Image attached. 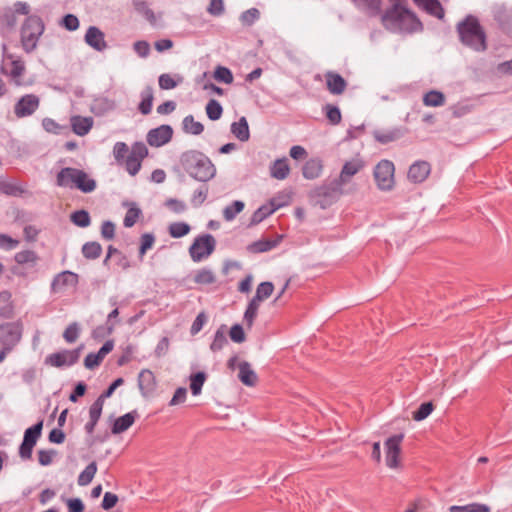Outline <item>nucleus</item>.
Segmentation results:
<instances>
[{
	"label": "nucleus",
	"mask_w": 512,
	"mask_h": 512,
	"mask_svg": "<svg viewBox=\"0 0 512 512\" xmlns=\"http://www.w3.org/2000/svg\"><path fill=\"white\" fill-rule=\"evenodd\" d=\"M237 367L239 370L238 379L246 386H255L258 381V377L250 363L247 361H241L238 363Z\"/></svg>",
	"instance_id": "obj_21"
},
{
	"label": "nucleus",
	"mask_w": 512,
	"mask_h": 512,
	"mask_svg": "<svg viewBox=\"0 0 512 512\" xmlns=\"http://www.w3.org/2000/svg\"><path fill=\"white\" fill-rule=\"evenodd\" d=\"M223 113V108L221 104L215 100L211 99L206 105V114L208 118L212 121H216L221 118Z\"/></svg>",
	"instance_id": "obj_40"
},
{
	"label": "nucleus",
	"mask_w": 512,
	"mask_h": 512,
	"mask_svg": "<svg viewBox=\"0 0 512 512\" xmlns=\"http://www.w3.org/2000/svg\"><path fill=\"white\" fill-rule=\"evenodd\" d=\"M401 133L399 130H391V131H375L374 137L381 144H387L392 141L399 139Z\"/></svg>",
	"instance_id": "obj_42"
},
{
	"label": "nucleus",
	"mask_w": 512,
	"mask_h": 512,
	"mask_svg": "<svg viewBox=\"0 0 512 512\" xmlns=\"http://www.w3.org/2000/svg\"><path fill=\"white\" fill-rule=\"evenodd\" d=\"M159 87L163 90H169V89H173L175 88L177 85H178V82L175 81L171 75L169 74H161L159 76Z\"/></svg>",
	"instance_id": "obj_64"
},
{
	"label": "nucleus",
	"mask_w": 512,
	"mask_h": 512,
	"mask_svg": "<svg viewBox=\"0 0 512 512\" xmlns=\"http://www.w3.org/2000/svg\"><path fill=\"white\" fill-rule=\"evenodd\" d=\"M322 161L318 158L308 160L303 166V176L306 179H316L322 173Z\"/></svg>",
	"instance_id": "obj_27"
},
{
	"label": "nucleus",
	"mask_w": 512,
	"mask_h": 512,
	"mask_svg": "<svg viewBox=\"0 0 512 512\" xmlns=\"http://www.w3.org/2000/svg\"><path fill=\"white\" fill-rule=\"evenodd\" d=\"M282 240V236H278L275 240L269 239H260L248 245L247 249L251 253H263L272 250L275 248L280 241Z\"/></svg>",
	"instance_id": "obj_26"
},
{
	"label": "nucleus",
	"mask_w": 512,
	"mask_h": 512,
	"mask_svg": "<svg viewBox=\"0 0 512 512\" xmlns=\"http://www.w3.org/2000/svg\"><path fill=\"white\" fill-rule=\"evenodd\" d=\"M205 380L206 374L204 372H197L190 376V389L194 396H197L201 393Z\"/></svg>",
	"instance_id": "obj_39"
},
{
	"label": "nucleus",
	"mask_w": 512,
	"mask_h": 512,
	"mask_svg": "<svg viewBox=\"0 0 512 512\" xmlns=\"http://www.w3.org/2000/svg\"><path fill=\"white\" fill-rule=\"evenodd\" d=\"M155 241V237L151 233H145L141 236V245L139 253L143 256L147 250L151 249Z\"/></svg>",
	"instance_id": "obj_61"
},
{
	"label": "nucleus",
	"mask_w": 512,
	"mask_h": 512,
	"mask_svg": "<svg viewBox=\"0 0 512 512\" xmlns=\"http://www.w3.org/2000/svg\"><path fill=\"white\" fill-rule=\"evenodd\" d=\"M39 98L34 94L21 97L14 106V113L18 118L32 115L39 107Z\"/></svg>",
	"instance_id": "obj_13"
},
{
	"label": "nucleus",
	"mask_w": 512,
	"mask_h": 512,
	"mask_svg": "<svg viewBox=\"0 0 512 512\" xmlns=\"http://www.w3.org/2000/svg\"><path fill=\"white\" fill-rule=\"evenodd\" d=\"M395 167L393 162L389 160H381L374 169V178L377 184V187L383 191H389L394 187L395 178H394Z\"/></svg>",
	"instance_id": "obj_8"
},
{
	"label": "nucleus",
	"mask_w": 512,
	"mask_h": 512,
	"mask_svg": "<svg viewBox=\"0 0 512 512\" xmlns=\"http://www.w3.org/2000/svg\"><path fill=\"white\" fill-rule=\"evenodd\" d=\"M190 226L185 222H174L169 226V234L173 238H181L190 232Z\"/></svg>",
	"instance_id": "obj_44"
},
{
	"label": "nucleus",
	"mask_w": 512,
	"mask_h": 512,
	"mask_svg": "<svg viewBox=\"0 0 512 512\" xmlns=\"http://www.w3.org/2000/svg\"><path fill=\"white\" fill-rule=\"evenodd\" d=\"M180 163L186 173L200 182H207L215 177L216 168L212 161L202 152L189 150L180 157Z\"/></svg>",
	"instance_id": "obj_2"
},
{
	"label": "nucleus",
	"mask_w": 512,
	"mask_h": 512,
	"mask_svg": "<svg viewBox=\"0 0 512 512\" xmlns=\"http://www.w3.org/2000/svg\"><path fill=\"white\" fill-rule=\"evenodd\" d=\"M141 162H142V160H140L136 157H133L131 155H128L125 160V167H126L127 172L131 176H135L141 168Z\"/></svg>",
	"instance_id": "obj_52"
},
{
	"label": "nucleus",
	"mask_w": 512,
	"mask_h": 512,
	"mask_svg": "<svg viewBox=\"0 0 512 512\" xmlns=\"http://www.w3.org/2000/svg\"><path fill=\"white\" fill-rule=\"evenodd\" d=\"M290 167L287 162V158L277 159L273 162L270 168V174L277 180H284L288 177Z\"/></svg>",
	"instance_id": "obj_28"
},
{
	"label": "nucleus",
	"mask_w": 512,
	"mask_h": 512,
	"mask_svg": "<svg viewBox=\"0 0 512 512\" xmlns=\"http://www.w3.org/2000/svg\"><path fill=\"white\" fill-rule=\"evenodd\" d=\"M225 11L223 0H210V3L207 7V12L215 17H219L223 15Z\"/></svg>",
	"instance_id": "obj_55"
},
{
	"label": "nucleus",
	"mask_w": 512,
	"mask_h": 512,
	"mask_svg": "<svg viewBox=\"0 0 512 512\" xmlns=\"http://www.w3.org/2000/svg\"><path fill=\"white\" fill-rule=\"evenodd\" d=\"M491 509L488 505L482 503H471L464 506L452 505L449 507V512H490Z\"/></svg>",
	"instance_id": "obj_32"
},
{
	"label": "nucleus",
	"mask_w": 512,
	"mask_h": 512,
	"mask_svg": "<svg viewBox=\"0 0 512 512\" xmlns=\"http://www.w3.org/2000/svg\"><path fill=\"white\" fill-rule=\"evenodd\" d=\"M404 438L403 434H397L389 437L384 442L385 463L389 469L401 468V442Z\"/></svg>",
	"instance_id": "obj_9"
},
{
	"label": "nucleus",
	"mask_w": 512,
	"mask_h": 512,
	"mask_svg": "<svg viewBox=\"0 0 512 512\" xmlns=\"http://www.w3.org/2000/svg\"><path fill=\"white\" fill-rule=\"evenodd\" d=\"M80 351L81 347L74 350H63L50 354L45 361L53 367L71 366L79 360Z\"/></svg>",
	"instance_id": "obj_12"
},
{
	"label": "nucleus",
	"mask_w": 512,
	"mask_h": 512,
	"mask_svg": "<svg viewBox=\"0 0 512 512\" xmlns=\"http://www.w3.org/2000/svg\"><path fill=\"white\" fill-rule=\"evenodd\" d=\"M173 129L170 125H161L157 128L151 129L147 133V142L150 146L161 147L172 139Z\"/></svg>",
	"instance_id": "obj_14"
},
{
	"label": "nucleus",
	"mask_w": 512,
	"mask_h": 512,
	"mask_svg": "<svg viewBox=\"0 0 512 512\" xmlns=\"http://www.w3.org/2000/svg\"><path fill=\"white\" fill-rule=\"evenodd\" d=\"M259 17V10L256 8H250L241 14L240 20L244 25L251 26L256 20L259 19Z\"/></svg>",
	"instance_id": "obj_50"
},
{
	"label": "nucleus",
	"mask_w": 512,
	"mask_h": 512,
	"mask_svg": "<svg viewBox=\"0 0 512 512\" xmlns=\"http://www.w3.org/2000/svg\"><path fill=\"white\" fill-rule=\"evenodd\" d=\"M43 428V420H40L35 425L29 427L24 432L23 442L19 447V456L24 459L32 457L33 447L36 445L37 440L41 436Z\"/></svg>",
	"instance_id": "obj_10"
},
{
	"label": "nucleus",
	"mask_w": 512,
	"mask_h": 512,
	"mask_svg": "<svg viewBox=\"0 0 512 512\" xmlns=\"http://www.w3.org/2000/svg\"><path fill=\"white\" fill-rule=\"evenodd\" d=\"M56 184L59 187L78 189L83 193H91L96 187V181L85 171L72 167L62 168L56 176Z\"/></svg>",
	"instance_id": "obj_4"
},
{
	"label": "nucleus",
	"mask_w": 512,
	"mask_h": 512,
	"mask_svg": "<svg viewBox=\"0 0 512 512\" xmlns=\"http://www.w3.org/2000/svg\"><path fill=\"white\" fill-rule=\"evenodd\" d=\"M231 133L241 142H246L250 138V131L247 119L242 116L237 122L231 124Z\"/></svg>",
	"instance_id": "obj_25"
},
{
	"label": "nucleus",
	"mask_w": 512,
	"mask_h": 512,
	"mask_svg": "<svg viewBox=\"0 0 512 512\" xmlns=\"http://www.w3.org/2000/svg\"><path fill=\"white\" fill-rule=\"evenodd\" d=\"M215 280L214 272L208 268L200 269L194 275V281L197 284H212Z\"/></svg>",
	"instance_id": "obj_41"
},
{
	"label": "nucleus",
	"mask_w": 512,
	"mask_h": 512,
	"mask_svg": "<svg viewBox=\"0 0 512 512\" xmlns=\"http://www.w3.org/2000/svg\"><path fill=\"white\" fill-rule=\"evenodd\" d=\"M137 415L136 411H131L117 418L112 425L111 432L115 435L125 432L133 425Z\"/></svg>",
	"instance_id": "obj_24"
},
{
	"label": "nucleus",
	"mask_w": 512,
	"mask_h": 512,
	"mask_svg": "<svg viewBox=\"0 0 512 512\" xmlns=\"http://www.w3.org/2000/svg\"><path fill=\"white\" fill-rule=\"evenodd\" d=\"M182 128L185 133L191 135H200L204 130L203 124L196 121L192 115L184 117Z\"/></svg>",
	"instance_id": "obj_30"
},
{
	"label": "nucleus",
	"mask_w": 512,
	"mask_h": 512,
	"mask_svg": "<svg viewBox=\"0 0 512 512\" xmlns=\"http://www.w3.org/2000/svg\"><path fill=\"white\" fill-rule=\"evenodd\" d=\"M207 194H208L207 188H201V189L195 190L191 197L192 206L195 208L200 207L206 200Z\"/></svg>",
	"instance_id": "obj_58"
},
{
	"label": "nucleus",
	"mask_w": 512,
	"mask_h": 512,
	"mask_svg": "<svg viewBox=\"0 0 512 512\" xmlns=\"http://www.w3.org/2000/svg\"><path fill=\"white\" fill-rule=\"evenodd\" d=\"M154 92L151 86L145 87L141 92L139 110L143 115H148L152 110Z\"/></svg>",
	"instance_id": "obj_29"
},
{
	"label": "nucleus",
	"mask_w": 512,
	"mask_h": 512,
	"mask_svg": "<svg viewBox=\"0 0 512 512\" xmlns=\"http://www.w3.org/2000/svg\"><path fill=\"white\" fill-rule=\"evenodd\" d=\"M457 31L461 42L465 46L478 52L486 49L485 33L477 18L467 16L463 21L458 23Z\"/></svg>",
	"instance_id": "obj_5"
},
{
	"label": "nucleus",
	"mask_w": 512,
	"mask_h": 512,
	"mask_svg": "<svg viewBox=\"0 0 512 512\" xmlns=\"http://www.w3.org/2000/svg\"><path fill=\"white\" fill-rule=\"evenodd\" d=\"M102 252V247L98 242H87L82 247V253L87 259H97Z\"/></svg>",
	"instance_id": "obj_38"
},
{
	"label": "nucleus",
	"mask_w": 512,
	"mask_h": 512,
	"mask_svg": "<svg viewBox=\"0 0 512 512\" xmlns=\"http://www.w3.org/2000/svg\"><path fill=\"white\" fill-rule=\"evenodd\" d=\"M282 206L273 199L259 207L252 215L250 225H257Z\"/></svg>",
	"instance_id": "obj_22"
},
{
	"label": "nucleus",
	"mask_w": 512,
	"mask_h": 512,
	"mask_svg": "<svg viewBox=\"0 0 512 512\" xmlns=\"http://www.w3.org/2000/svg\"><path fill=\"white\" fill-rule=\"evenodd\" d=\"M165 206L176 214H181L187 209V206L183 201L174 198L166 200Z\"/></svg>",
	"instance_id": "obj_59"
},
{
	"label": "nucleus",
	"mask_w": 512,
	"mask_h": 512,
	"mask_svg": "<svg viewBox=\"0 0 512 512\" xmlns=\"http://www.w3.org/2000/svg\"><path fill=\"white\" fill-rule=\"evenodd\" d=\"M93 123L94 120L92 117L75 115L70 118L72 130L78 136H84L88 134L93 127Z\"/></svg>",
	"instance_id": "obj_20"
},
{
	"label": "nucleus",
	"mask_w": 512,
	"mask_h": 512,
	"mask_svg": "<svg viewBox=\"0 0 512 512\" xmlns=\"http://www.w3.org/2000/svg\"><path fill=\"white\" fill-rule=\"evenodd\" d=\"M445 102L444 94L437 90L427 92L423 97V103L430 107L442 106Z\"/></svg>",
	"instance_id": "obj_33"
},
{
	"label": "nucleus",
	"mask_w": 512,
	"mask_h": 512,
	"mask_svg": "<svg viewBox=\"0 0 512 512\" xmlns=\"http://www.w3.org/2000/svg\"><path fill=\"white\" fill-rule=\"evenodd\" d=\"M415 3L422 6L430 14L442 18L444 16L443 8L438 0H414Z\"/></svg>",
	"instance_id": "obj_31"
},
{
	"label": "nucleus",
	"mask_w": 512,
	"mask_h": 512,
	"mask_svg": "<svg viewBox=\"0 0 512 512\" xmlns=\"http://www.w3.org/2000/svg\"><path fill=\"white\" fill-rule=\"evenodd\" d=\"M260 301H257L254 297L248 304V307L244 313V320L247 322L248 326L251 327L254 319L257 315L258 308L260 306Z\"/></svg>",
	"instance_id": "obj_48"
},
{
	"label": "nucleus",
	"mask_w": 512,
	"mask_h": 512,
	"mask_svg": "<svg viewBox=\"0 0 512 512\" xmlns=\"http://www.w3.org/2000/svg\"><path fill=\"white\" fill-rule=\"evenodd\" d=\"M129 151V148L126 143L124 142H116L113 147V156L115 160L120 163L124 160L125 156L127 155Z\"/></svg>",
	"instance_id": "obj_56"
},
{
	"label": "nucleus",
	"mask_w": 512,
	"mask_h": 512,
	"mask_svg": "<svg viewBox=\"0 0 512 512\" xmlns=\"http://www.w3.org/2000/svg\"><path fill=\"white\" fill-rule=\"evenodd\" d=\"M386 29L394 33H413L422 29L421 22L401 3H394L382 17Z\"/></svg>",
	"instance_id": "obj_1"
},
{
	"label": "nucleus",
	"mask_w": 512,
	"mask_h": 512,
	"mask_svg": "<svg viewBox=\"0 0 512 512\" xmlns=\"http://www.w3.org/2000/svg\"><path fill=\"white\" fill-rule=\"evenodd\" d=\"M138 387L143 397H149L156 388V380L152 371L144 369L138 376Z\"/></svg>",
	"instance_id": "obj_18"
},
{
	"label": "nucleus",
	"mask_w": 512,
	"mask_h": 512,
	"mask_svg": "<svg viewBox=\"0 0 512 512\" xmlns=\"http://www.w3.org/2000/svg\"><path fill=\"white\" fill-rule=\"evenodd\" d=\"M0 192L6 195L17 196L20 195L23 190L16 183L1 179Z\"/></svg>",
	"instance_id": "obj_47"
},
{
	"label": "nucleus",
	"mask_w": 512,
	"mask_h": 512,
	"mask_svg": "<svg viewBox=\"0 0 512 512\" xmlns=\"http://www.w3.org/2000/svg\"><path fill=\"white\" fill-rule=\"evenodd\" d=\"M215 246V238L211 234H204L194 240L189 248V253L194 262H200L213 253Z\"/></svg>",
	"instance_id": "obj_7"
},
{
	"label": "nucleus",
	"mask_w": 512,
	"mask_h": 512,
	"mask_svg": "<svg viewBox=\"0 0 512 512\" xmlns=\"http://www.w3.org/2000/svg\"><path fill=\"white\" fill-rule=\"evenodd\" d=\"M3 54L6 59L11 60V70L8 72L4 65L1 66V72L5 75H9L11 77L12 82L16 86L22 85L21 76L25 72V65L19 59H15L11 54L6 52V45H3Z\"/></svg>",
	"instance_id": "obj_15"
},
{
	"label": "nucleus",
	"mask_w": 512,
	"mask_h": 512,
	"mask_svg": "<svg viewBox=\"0 0 512 512\" xmlns=\"http://www.w3.org/2000/svg\"><path fill=\"white\" fill-rule=\"evenodd\" d=\"M140 215H141V210L135 205V203H132L124 217V220H123L124 226L127 228L134 226V224L137 222Z\"/></svg>",
	"instance_id": "obj_45"
},
{
	"label": "nucleus",
	"mask_w": 512,
	"mask_h": 512,
	"mask_svg": "<svg viewBox=\"0 0 512 512\" xmlns=\"http://www.w3.org/2000/svg\"><path fill=\"white\" fill-rule=\"evenodd\" d=\"M0 23L9 29H12L17 23V17L14 11L6 10L0 17Z\"/></svg>",
	"instance_id": "obj_57"
},
{
	"label": "nucleus",
	"mask_w": 512,
	"mask_h": 512,
	"mask_svg": "<svg viewBox=\"0 0 512 512\" xmlns=\"http://www.w3.org/2000/svg\"><path fill=\"white\" fill-rule=\"evenodd\" d=\"M433 404L431 402L423 403L418 410L413 412V419L415 421H422L426 419L433 411Z\"/></svg>",
	"instance_id": "obj_49"
},
{
	"label": "nucleus",
	"mask_w": 512,
	"mask_h": 512,
	"mask_svg": "<svg viewBox=\"0 0 512 512\" xmlns=\"http://www.w3.org/2000/svg\"><path fill=\"white\" fill-rule=\"evenodd\" d=\"M80 328L78 323L70 324L63 333V338L68 343H74L79 337Z\"/></svg>",
	"instance_id": "obj_51"
},
{
	"label": "nucleus",
	"mask_w": 512,
	"mask_h": 512,
	"mask_svg": "<svg viewBox=\"0 0 512 512\" xmlns=\"http://www.w3.org/2000/svg\"><path fill=\"white\" fill-rule=\"evenodd\" d=\"M214 78L218 82H222L225 84H231L233 82V74L227 67L217 66L214 71Z\"/></svg>",
	"instance_id": "obj_46"
},
{
	"label": "nucleus",
	"mask_w": 512,
	"mask_h": 512,
	"mask_svg": "<svg viewBox=\"0 0 512 512\" xmlns=\"http://www.w3.org/2000/svg\"><path fill=\"white\" fill-rule=\"evenodd\" d=\"M37 260V255L34 251L31 250H24L16 253L15 255V261L18 264H25V263H35Z\"/></svg>",
	"instance_id": "obj_54"
},
{
	"label": "nucleus",
	"mask_w": 512,
	"mask_h": 512,
	"mask_svg": "<svg viewBox=\"0 0 512 512\" xmlns=\"http://www.w3.org/2000/svg\"><path fill=\"white\" fill-rule=\"evenodd\" d=\"M78 283L77 274L71 271H63L57 274L52 283L51 289L54 293L63 291L67 287H74Z\"/></svg>",
	"instance_id": "obj_16"
},
{
	"label": "nucleus",
	"mask_w": 512,
	"mask_h": 512,
	"mask_svg": "<svg viewBox=\"0 0 512 512\" xmlns=\"http://www.w3.org/2000/svg\"><path fill=\"white\" fill-rule=\"evenodd\" d=\"M430 173V164L426 161H417L408 171V178L414 183L423 182Z\"/></svg>",
	"instance_id": "obj_19"
},
{
	"label": "nucleus",
	"mask_w": 512,
	"mask_h": 512,
	"mask_svg": "<svg viewBox=\"0 0 512 512\" xmlns=\"http://www.w3.org/2000/svg\"><path fill=\"white\" fill-rule=\"evenodd\" d=\"M43 31L44 25L38 16H29L26 19L21 29V42L26 52L29 53L36 48L38 39Z\"/></svg>",
	"instance_id": "obj_6"
},
{
	"label": "nucleus",
	"mask_w": 512,
	"mask_h": 512,
	"mask_svg": "<svg viewBox=\"0 0 512 512\" xmlns=\"http://www.w3.org/2000/svg\"><path fill=\"white\" fill-rule=\"evenodd\" d=\"M273 290H274V285L272 282H269V281L262 282L258 285L254 298L257 301L262 302L263 300H265L271 296V294L273 293Z\"/></svg>",
	"instance_id": "obj_43"
},
{
	"label": "nucleus",
	"mask_w": 512,
	"mask_h": 512,
	"mask_svg": "<svg viewBox=\"0 0 512 512\" xmlns=\"http://www.w3.org/2000/svg\"><path fill=\"white\" fill-rule=\"evenodd\" d=\"M70 220L71 222L78 226V227H81V228H86L90 225L91 223V218H90V215L89 213L82 209V210H77L75 212H73L71 215H70Z\"/></svg>",
	"instance_id": "obj_34"
},
{
	"label": "nucleus",
	"mask_w": 512,
	"mask_h": 512,
	"mask_svg": "<svg viewBox=\"0 0 512 512\" xmlns=\"http://www.w3.org/2000/svg\"><path fill=\"white\" fill-rule=\"evenodd\" d=\"M351 178L352 163L348 161L344 164L338 179L333 180L329 184L317 187L313 191V197L316 203L323 209L330 206L340 195L348 191L345 187L349 184Z\"/></svg>",
	"instance_id": "obj_3"
},
{
	"label": "nucleus",
	"mask_w": 512,
	"mask_h": 512,
	"mask_svg": "<svg viewBox=\"0 0 512 512\" xmlns=\"http://www.w3.org/2000/svg\"><path fill=\"white\" fill-rule=\"evenodd\" d=\"M228 344V340L225 334V325H222L215 333L214 339L210 345V349L213 352L220 351Z\"/></svg>",
	"instance_id": "obj_35"
},
{
	"label": "nucleus",
	"mask_w": 512,
	"mask_h": 512,
	"mask_svg": "<svg viewBox=\"0 0 512 512\" xmlns=\"http://www.w3.org/2000/svg\"><path fill=\"white\" fill-rule=\"evenodd\" d=\"M245 207L244 202L240 200L234 201L231 205L226 206L223 209V217L226 221H232L235 219L237 214L243 211Z\"/></svg>",
	"instance_id": "obj_36"
},
{
	"label": "nucleus",
	"mask_w": 512,
	"mask_h": 512,
	"mask_svg": "<svg viewBox=\"0 0 512 512\" xmlns=\"http://www.w3.org/2000/svg\"><path fill=\"white\" fill-rule=\"evenodd\" d=\"M97 472V465L95 462H91L86 468L80 473L78 477V484L80 486H86L92 482Z\"/></svg>",
	"instance_id": "obj_37"
},
{
	"label": "nucleus",
	"mask_w": 512,
	"mask_h": 512,
	"mask_svg": "<svg viewBox=\"0 0 512 512\" xmlns=\"http://www.w3.org/2000/svg\"><path fill=\"white\" fill-rule=\"evenodd\" d=\"M104 401L100 398H97L96 401L90 406L89 409V419L98 421L102 414Z\"/></svg>",
	"instance_id": "obj_60"
},
{
	"label": "nucleus",
	"mask_w": 512,
	"mask_h": 512,
	"mask_svg": "<svg viewBox=\"0 0 512 512\" xmlns=\"http://www.w3.org/2000/svg\"><path fill=\"white\" fill-rule=\"evenodd\" d=\"M22 337V326L17 322H9L0 325V344L6 350L13 348L20 342Z\"/></svg>",
	"instance_id": "obj_11"
},
{
	"label": "nucleus",
	"mask_w": 512,
	"mask_h": 512,
	"mask_svg": "<svg viewBox=\"0 0 512 512\" xmlns=\"http://www.w3.org/2000/svg\"><path fill=\"white\" fill-rule=\"evenodd\" d=\"M85 42L96 51L102 52L107 48L104 33L96 26H90L85 34Z\"/></svg>",
	"instance_id": "obj_17"
},
{
	"label": "nucleus",
	"mask_w": 512,
	"mask_h": 512,
	"mask_svg": "<svg viewBox=\"0 0 512 512\" xmlns=\"http://www.w3.org/2000/svg\"><path fill=\"white\" fill-rule=\"evenodd\" d=\"M129 155L143 160L148 155V149L143 142H136L133 144Z\"/></svg>",
	"instance_id": "obj_62"
},
{
	"label": "nucleus",
	"mask_w": 512,
	"mask_h": 512,
	"mask_svg": "<svg viewBox=\"0 0 512 512\" xmlns=\"http://www.w3.org/2000/svg\"><path fill=\"white\" fill-rule=\"evenodd\" d=\"M326 86L331 94H342L346 88V81L335 72H327L325 75Z\"/></svg>",
	"instance_id": "obj_23"
},
{
	"label": "nucleus",
	"mask_w": 512,
	"mask_h": 512,
	"mask_svg": "<svg viewBox=\"0 0 512 512\" xmlns=\"http://www.w3.org/2000/svg\"><path fill=\"white\" fill-rule=\"evenodd\" d=\"M230 338L235 343H242L245 341V333L240 324H235L231 327L229 332Z\"/></svg>",
	"instance_id": "obj_63"
},
{
	"label": "nucleus",
	"mask_w": 512,
	"mask_h": 512,
	"mask_svg": "<svg viewBox=\"0 0 512 512\" xmlns=\"http://www.w3.org/2000/svg\"><path fill=\"white\" fill-rule=\"evenodd\" d=\"M326 117L333 125L339 124L341 121V112L338 107L331 104L325 106Z\"/></svg>",
	"instance_id": "obj_53"
}]
</instances>
